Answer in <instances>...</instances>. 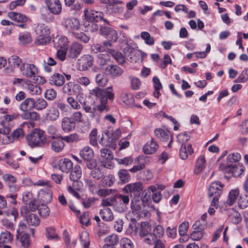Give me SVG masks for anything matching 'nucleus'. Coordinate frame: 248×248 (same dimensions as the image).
<instances>
[{
  "label": "nucleus",
  "instance_id": "nucleus-1",
  "mask_svg": "<svg viewBox=\"0 0 248 248\" xmlns=\"http://www.w3.org/2000/svg\"><path fill=\"white\" fill-rule=\"evenodd\" d=\"M82 175V171L80 167L78 165H76L73 170L70 173V179L73 181L72 185L67 187L68 191L75 197L79 199L80 198L78 191L80 188L81 182L78 180L80 178Z\"/></svg>",
  "mask_w": 248,
  "mask_h": 248
},
{
  "label": "nucleus",
  "instance_id": "nucleus-2",
  "mask_svg": "<svg viewBox=\"0 0 248 248\" xmlns=\"http://www.w3.org/2000/svg\"><path fill=\"white\" fill-rule=\"evenodd\" d=\"M121 134L120 129L113 131L111 127H108L102 134L99 143L103 147L115 148L116 146V141L119 138Z\"/></svg>",
  "mask_w": 248,
  "mask_h": 248
},
{
  "label": "nucleus",
  "instance_id": "nucleus-3",
  "mask_svg": "<svg viewBox=\"0 0 248 248\" xmlns=\"http://www.w3.org/2000/svg\"><path fill=\"white\" fill-rule=\"evenodd\" d=\"M223 187V185L219 181H216L210 184L208 189V198L211 202L212 206L217 207Z\"/></svg>",
  "mask_w": 248,
  "mask_h": 248
},
{
  "label": "nucleus",
  "instance_id": "nucleus-4",
  "mask_svg": "<svg viewBox=\"0 0 248 248\" xmlns=\"http://www.w3.org/2000/svg\"><path fill=\"white\" fill-rule=\"evenodd\" d=\"M90 94L91 97H94L97 99H99L100 104L99 105L100 106H107L108 99L112 100L114 98V94L112 92L105 91L98 87H95L90 90Z\"/></svg>",
  "mask_w": 248,
  "mask_h": 248
},
{
  "label": "nucleus",
  "instance_id": "nucleus-5",
  "mask_svg": "<svg viewBox=\"0 0 248 248\" xmlns=\"http://www.w3.org/2000/svg\"><path fill=\"white\" fill-rule=\"evenodd\" d=\"M82 108L86 113H89V116L91 118L95 119L97 122L99 121L102 113L107 112L109 110V108L108 106L98 105L95 107H92L88 105H86L85 102H84Z\"/></svg>",
  "mask_w": 248,
  "mask_h": 248
},
{
  "label": "nucleus",
  "instance_id": "nucleus-6",
  "mask_svg": "<svg viewBox=\"0 0 248 248\" xmlns=\"http://www.w3.org/2000/svg\"><path fill=\"white\" fill-rule=\"evenodd\" d=\"M27 140L29 145L34 147L44 144L46 141V138L43 131L36 129L27 136Z\"/></svg>",
  "mask_w": 248,
  "mask_h": 248
},
{
  "label": "nucleus",
  "instance_id": "nucleus-7",
  "mask_svg": "<svg viewBox=\"0 0 248 248\" xmlns=\"http://www.w3.org/2000/svg\"><path fill=\"white\" fill-rule=\"evenodd\" d=\"M84 15L87 21L97 22L103 20L108 24V21L103 18V14L102 12L87 9L84 10Z\"/></svg>",
  "mask_w": 248,
  "mask_h": 248
},
{
  "label": "nucleus",
  "instance_id": "nucleus-8",
  "mask_svg": "<svg viewBox=\"0 0 248 248\" xmlns=\"http://www.w3.org/2000/svg\"><path fill=\"white\" fill-rule=\"evenodd\" d=\"M108 54H100L98 55V58H100L101 62H107L108 60V57L111 56L117 62H124V58L123 54L118 51L110 49Z\"/></svg>",
  "mask_w": 248,
  "mask_h": 248
},
{
  "label": "nucleus",
  "instance_id": "nucleus-9",
  "mask_svg": "<svg viewBox=\"0 0 248 248\" xmlns=\"http://www.w3.org/2000/svg\"><path fill=\"white\" fill-rule=\"evenodd\" d=\"M123 191L126 193L133 194L136 197H139L143 191V186L141 183L137 182L127 185Z\"/></svg>",
  "mask_w": 248,
  "mask_h": 248
},
{
  "label": "nucleus",
  "instance_id": "nucleus-10",
  "mask_svg": "<svg viewBox=\"0 0 248 248\" xmlns=\"http://www.w3.org/2000/svg\"><path fill=\"white\" fill-rule=\"evenodd\" d=\"M48 10L52 14L59 15L62 10V4L59 0H45Z\"/></svg>",
  "mask_w": 248,
  "mask_h": 248
},
{
  "label": "nucleus",
  "instance_id": "nucleus-11",
  "mask_svg": "<svg viewBox=\"0 0 248 248\" xmlns=\"http://www.w3.org/2000/svg\"><path fill=\"white\" fill-rule=\"evenodd\" d=\"M2 128H0V133L4 135V136L2 138V142L4 144H8L14 141L13 137L12 135H9V134L11 131V129L9 127L6 125V122L3 121L0 122Z\"/></svg>",
  "mask_w": 248,
  "mask_h": 248
},
{
  "label": "nucleus",
  "instance_id": "nucleus-12",
  "mask_svg": "<svg viewBox=\"0 0 248 248\" xmlns=\"http://www.w3.org/2000/svg\"><path fill=\"white\" fill-rule=\"evenodd\" d=\"M101 34L104 36L108 40L116 42L118 39V34L116 31L109 27H103L100 30Z\"/></svg>",
  "mask_w": 248,
  "mask_h": 248
},
{
  "label": "nucleus",
  "instance_id": "nucleus-13",
  "mask_svg": "<svg viewBox=\"0 0 248 248\" xmlns=\"http://www.w3.org/2000/svg\"><path fill=\"white\" fill-rule=\"evenodd\" d=\"M2 180L8 186L10 191H17V186L15 184L17 182L16 178L13 175L10 173H6L3 175Z\"/></svg>",
  "mask_w": 248,
  "mask_h": 248
},
{
  "label": "nucleus",
  "instance_id": "nucleus-14",
  "mask_svg": "<svg viewBox=\"0 0 248 248\" xmlns=\"http://www.w3.org/2000/svg\"><path fill=\"white\" fill-rule=\"evenodd\" d=\"M80 89L81 87L78 84L72 82L66 83L62 87L63 93L68 95L76 94Z\"/></svg>",
  "mask_w": 248,
  "mask_h": 248
},
{
  "label": "nucleus",
  "instance_id": "nucleus-15",
  "mask_svg": "<svg viewBox=\"0 0 248 248\" xmlns=\"http://www.w3.org/2000/svg\"><path fill=\"white\" fill-rule=\"evenodd\" d=\"M20 69L23 74L27 77L34 76L37 73L36 67L33 64L30 63H23Z\"/></svg>",
  "mask_w": 248,
  "mask_h": 248
},
{
  "label": "nucleus",
  "instance_id": "nucleus-16",
  "mask_svg": "<svg viewBox=\"0 0 248 248\" xmlns=\"http://www.w3.org/2000/svg\"><path fill=\"white\" fill-rule=\"evenodd\" d=\"M82 46L77 42L73 43L67 49V56L70 58H76L80 53Z\"/></svg>",
  "mask_w": 248,
  "mask_h": 248
},
{
  "label": "nucleus",
  "instance_id": "nucleus-17",
  "mask_svg": "<svg viewBox=\"0 0 248 248\" xmlns=\"http://www.w3.org/2000/svg\"><path fill=\"white\" fill-rule=\"evenodd\" d=\"M245 166L239 164L232 166L228 165L224 169L226 171L229 170L233 176L236 177L240 176L245 171Z\"/></svg>",
  "mask_w": 248,
  "mask_h": 248
},
{
  "label": "nucleus",
  "instance_id": "nucleus-18",
  "mask_svg": "<svg viewBox=\"0 0 248 248\" xmlns=\"http://www.w3.org/2000/svg\"><path fill=\"white\" fill-rule=\"evenodd\" d=\"M155 136L162 141H167L169 139L170 142L173 141L172 136L169 131L161 128L156 129L154 132Z\"/></svg>",
  "mask_w": 248,
  "mask_h": 248
},
{
  "label": "nucleus",
  "instance_id": "nucleus-19",
  "mask_svg": "<svg viewBox=\"0 0 248 248\" xmlns=\"http://www.w3.org/2000/svg\"><path fill=\"white\" fill-rule=\"evenodd\" d=\"M8 16L13 20L21 23L18 25L21 28L24 27V25L23 23H25L28 20V18L25 15L16 12H9L8 13Z\"/></svg>",
  "mask_w": 248,
  "mask_h": 248
},
{
  "label": "nucleus",
  "instance_id": "nucleus-20",
  "mask_svg": "<svg viewBox=\"0 0 248 248\" xmlns=\"http://www.w3.org/2000/svg\"><path fill=\"white\" fill-rule=\"evenodd\" d=\"M65 29L68 31H77L79 28V21L76 18H71L66 19L63 24Z\"/></svg>",
  "mask_w": 248,
  "mask_h": 248
},
{
  "label": "nucleus",
  "instance_id": "nucleus-21",
  "mask_svg": "<svg viewBox=\"0 0 248 248\" xmlns=\"http://www.w3.org/2000/svg\"><path fill=\"white\" fill-rule=\"evenodd\" d=\"M61 126L65 132H69L75 129L76 124L72 118L65 117L62 120Z\"/></svg>",
  "mask_w": 248,
  "mask_h": 248
},
{
  "label": "nucleus",
  "instance_id": "nucleus-22",
  "mask_svg": "<svg viewBox=\"0 0 248 248\" xmlns=\"http://www.w3.org/2000/svg\"><path fill=\"white\" fill-rule=\"evenodd\" d=\"M38 198L45 203H50L52 198V193L48 188L41 189L38 193Z\"/></svg>",
  "mask_w": 248,
  "mask_h": 248
},
{
  "label": "nucleus",
  "instance_id": "nucleus-23",
  "mask_svg": "<svg viewBox=\"0 0 248 248\" xmlns=\"http://www.w3.org/2000/svg\"><path fill=\"white\" fill-rule=\"evenodd\" d=\"M59 169L63 172H69L73 168V162L68 158H62L58 162Z\"/></svg>",
  "mask_w": 248,
  "mask_h": 248
},
{
  "label": "nucleus",
  "instance_id": "nucleus-24",
  "mask_svg": "<svg viewBox=\"0 0 248 248\" xmlns=\"http://www.w3.org/2000/svg\"><path fill=\"white\" fill-rule=\"evenodd\" d=\"M105 70L112 77H118L123 73V70L115 64H110L107 65L106 64Z\"/></svg>",
  "mask_w": 248,
  "mask_h": 248
},
{
  "label": "nucleus",
  "instance_id": "nucleus-25",
  "mask_svg": "<svg viewBox=\"0 0 248 248\" xmlns=\"http://www.w3.org/2000/svg\"><path fill=\"white\" fill-rule=\"evenodd\" d=\"M158 145L157 143L153 139L146 143L143 147V150L146 154H152L155 153L158 149Z\"/></svg>",
  "mask_w": 248,
  "mask_h": 248
},
{
  "label": "nucleus",
  "instance_id": "nucleus-26",
  "mask_svg": "<svg viewBox=\"0 0 248 248\" xmlns=\"http://www.w3.org/2000/svg\"><path fill=\"white\" fill-rule=\"evenodd\" d=\"M80 156L87 161H91L94 156V152L92 148L85 146L79 152Z\"/></svg>",
  "mask_w": 248,
  "mask_h": 248
},
{
  "label": "nucleus",
  "instance_id": "nucleus-27",
  "mask_svg": "<svg viewBox=\"0 0 248 248\" xmlns=\"http://www.w3.org/2000/svg\"><path fill=\"white\" fill-rule=\"evenodd\" d=\"M144 203L140 200H132L131 202V208L133 213L139 216L144 206Z\"/></svg>",
  "mask_w": 248,
  "mask_h": 248
},
{
  "label": "nucleus",
  "instance_id": "nucleus-28",
  "mask_svg": "<svg viewBox=\"0 0 248 248\" xmlns=\"http://www.w3.org/2000/svg\"><path fill=\"white\" fill-rule=\"evenodd\" d=\"M60 115V112L57 108L51 107L46 111V118L48 120L55 121L59 118Z\"/></svg>",
  "mask_w": 248,
  "mask_h": 248
},
{
  "label": "nucleus",
  "instance_id": "nucleus-29",
  "mask_svg": "<svg viewBox=\"0 0 248 248\" xmlns=\"http://www.w3.org/2000/svg\"><path fill=\"white\" fill-rule=\"evenodd\" d=\"M28 209H25V214H26V221L29 225L31 226H38L40 223V219L38 216L33 213H28Z\"/></svg>",
  "mask_w": 248,
  "mask_h": 248
},
{
  "label": "nucleus",
  "instance_id": "nucleus-30",
  "mask_svg": "<svg viewBox=\"0 0 248 248\" xmlns=\"http://www.w3.org/2000/svg\"><path fill=\"white\" fill-rule=\"evenodd\" d=\"M65 78L63 75L59 73L54 74L50 79V83L57 86H61L63 85Z\"/></svg>",
  "mask_w": 248,
  "mask_h": 248
},
{
  "label": "nucleus",
  "instance_id": "nucleus-31",
  "mask_svg": "<svg viewBox=\"0 0 248 248\" xmlns=\"http://www.w3.org/2000/svg\"><path fill=\"white\" fill-rule=\"evenodd\" d=\"M193 153V150L192 148V146L189 144L187 148L186 145L182 144L181 147L180 149V156L182 159H186L188 157V154L189 155L192 154Z\"/></svg>",
  "mask_w": 248,
  "mask_h": 248
},
{
  "label": "nucleus",
  "instance_id": "nucleus-32",
  "mask_svg": "<svg viewBox=\"0 0 248 248\" xmlns=\"http://www.w3.org/2000/svg\"><path fill=\"white\" fill-rule=\"evenodd\" d=\"M25 89L31 95H40L42 93V89L39 86L31 83H27Z\"/></svg>",
  "mask_w": 248,
  "mask_h": 248
},
{
  "label": "nucleus",
  "instance_id": "nucleus-33",
  "mask_svg": "<svg viewBox=\"0 0 248 248\" xmlns=\"http://www.w3.org/2000/svg\"><path fill=\"white\" fill-rule=\"evenodd\" d=\"M101 218L105 221H110L113 219V215L109 208H104L100 211Z\"/></svg>",
  "mask_w": 248,
  "mask_h": 248
},
{
  "label": "nucleus",
  "instance_id": "nucleus-34",
  "mask_svg": "<svg viewBox=\"0 0 248 248\" xmlns=\"http://www.w3.org/2000/svg\"><path fill=\"white\" fill-rule=\"evenodd\" d=\"M35 32L38 35L43 36H47L50 34L49 28L47 26L43 23L38 24L36 26Z\"/></svg>",
  "mask_w": 248,
  "mask_h": 248
},
{
  "label": "nucleus",
  "instance_id": "nucleus-35",
  "mask_svg": "<svg viewBox=\"0 0 248 248\" xmlns=\"http://www.w3.org/2000/svg\"><path fill=\"white\" fill-rule=\"evenodd\" d=\"M53 43L55 47H60L61 49H64L68 45V41L67 37L62 36L60 37L56 38L53 40Z\"/></svg>",
  "mask_w": 248,
  "mask_h": 248
},
{
  "label": "nucleus",
  "instance_id": "nucleus-36",
  "mask_svg": "<svg viewBox=\"0 0 248 248\" xmlns=\"http://www.w3.org/2000/svg\"><path fill=\"white\" fill-rule=\"evenodd\" d=\"M34 108V99L27 98L25 99L20 105V110H31Z\"/></svg>",
  "mask_w": 248,
  "mask_h": 248
},
{
  "label": "nucleus",
  "instance_id": "nucleus-37",
  "mask_svg": "<svg viewBox=\"0 0 248 248\" xmlns=\"http://www.w3.org/2000/svg\"><path fill=\"white\" fill-rule=\"evenodd\" d=\"M205 159L204 156H200L197 159L194 169V173L196 174H199L204 168Z\"/></svg>",
  "mask_w": 248,
  "mask_h": 248
},
{
  "label": "nucleus",
  "instance_id": "nucleus-38",
  "mask_svg": "<svg viewBox=\"0 0 248 248\" xmlns=\"http://www.w3.org/2000/svg\"><path fill=\"white\" fill-rule=\"evenodd\" d=\"M63 141L61 139V140L58 139L52 141L51 145V149L56 153L61 152L65 146Z\"/></svg>",
  "mask_w": 248,
  "mask_h": 248
},
{
  "label": "nucleus",
  "instance_id": "nucleus-39",
  "mask_svg": "<svg viewBox=\"0 0 248 248\" xmlns=\"http://www.w3.org/2000/svg\"><path fill=\"white\" fill-rule=\"evenodd\" d=\"M50 12L46 8H43L41 10V17L43 20L46 22H52L54 17Z\"/></svg>",
  "mask_w": 248,
  "mask_h": 248
},
{
  "label": "nucleus",
  "instance_id": "nucleus-40",
  "mask_svg": "<svg viewBox=\"0 0 248 248\" xmlns=\"http://www.w3.org/2000/svg\"><path fill=\"white\" fill-rule=\"evenodd\" d=\"M18 40L20 44L25 45L30 43L32 41V38L30 33L24 32L19 33Z\"/></svg>",
  "mask_w": 248,
  "mask_h": 248
},
{
  "label": "nucleus",
  "instance_id": "nucleus-41",
  "mask_svg": "<svg viewBox=\"0 0 248 248\" xmlns=\"http://www.w3.org/2000/svg\"><path fill=\"white\" fill-rule=\"evenodd\" d=\"M47 102L42 98L34 99V108L37 110H42L45 109L47 106Z\"/></svg>",
  "mask_w": 248,
  "mask_h": 248
},
{
  "label": "nucleus",
  "instance_id": "nucleus-42",
  "mask_svg": "<svg viewBox=\"0 0 248 248\" xmlns=\"http://www.w3.org/2000/svg\"><path fill=\"white\" fill-rule=\"evenodd\" d=\"M95 80L99 86L104 87L108 82V78L106 73H101L96 75Z\"/></svg>",
  "mask_w": 248,
  "mask_h": 248
},
{
  "label": "nucleus",
  "instance_id": "nucleus-43",
  "mask_svg": "<svg viewBox=\"0 0 248 248\" xmlns=\"http://www.w3.org/2000/svg\"><path fill=\"white\" fill-rule=\"evenodd\" d=\"M100 156L104 161H110L113 158L112 152L107 148H103L100 150Z\"/></svg>",
  "mask_w": 248,
  "mask_h": 248
},
{
  "label": "nucleus",
  "instance_id": "nucleus-44",
  "mask_svg": "<svg viewBox=\"0 0 248 248\" xmlns=\"http://www.w3.org/2000/svg\"><path fill=\"white\" fill-rule=\"evenodd\" d=\"M239 192L238 189L232 190L229 194L227 203L231 206L235 203L238 198Z\"/></svg>",
  "mask_w": 248,
  "mask_h": 248
},
{
  "label": "nucleus",
  "instance_id": "nucleus-45",
  "mask_svg": "<svg viewBox=\"0 0 248 248\" xmlns=\"http://www.w3.org/2000/svg\"><path fill=\"white\" fill-rule=\"evenodd\" d=\"M111 41H107L103 42V46L100 44H95L92 47V50L94 53H96L98 52H103L105 51V47L111 46L112 44L110 42Z\"/></svg>",
  "mask_w": 248,
  "mask_h": 248
},
{
  "label": "nucleus",
  "instance_id": "nucleus-46",
  "mask_svg": "<svg viewBox=\"0 0 248 248\" xmlns=\"http://www.w3.org/2000/svg\"><path fill=\"white\" fill-rule=\"evenodd\" d=\"M151 227L149 223L147 222H142L141 223L140 235L141 237L145 236L150 233Z\"/></svg>",
  "mask_w": 248,
  "mask_h": 248
},
{
  "label": "nucleus",
  "instance_id": "nucleus-47",
  "mask_svg": "<svg viewBox=\"0 0 248 248\" xmlns=\"http://www.w3.org/2000/svg\"><path fill=\"white\" fill-rule=\"evenodd\" d=\"M13 235L8 231L2 232L0 234V244L9 243L12 241Z\"/></svg>",
  "mask_w": 248,
  "mask_h": 248
},
{
  "label": "nucleus",
  "instance_id": "nucleus-48",
  "mask_svg": "<svg viewBox=\"0 0 248 248\" xmlns=\"http://www.w3.org/2000/svg\"><path fill=\"white\" fill-rule=\"evenodd\" d=\"M84 26L85 28V31L88 32H93L97 31L99 28V26L95 22L87 21L84 23Z\"/></svg>",
  "mask_w": 248,
  "mask_h": 248
},
{
  "label": "nucleus",
  "instance_id": "nucleus-49",
  "mask_svg": "<svg viewBox=\"0 0 248 248\" xmlns=\"http://www.w3.org/2000/svg\"><path fill=\"white\" fill-rule=\"evenodd\" d=\"M62 139L67 143L76 142L80 140L79 135L77 133H73L68 136L62 137Z\"/></svg>",
  "mask_w": 248,
  "mask_h": 248
},
{
  "label": "nucleus",
  "instance_id": "nucleus-50",
  "mask_svg": "<svg viewBox=\"0 0 248 248\" xmlns=\"http://www.w3.org/2000/svg\"><path fill=\"white\" fill-rule=\"evenodd\" d=\"M118 175L120 180L124 183L127 182L130 179L128 171L125 169L120 170L118 172Z\"/></svg>",
  "mask_w": 248,
  "mask_h": 248
},
{
  "label": "nucleus",
  "instance_id": "nucleus-51",
  "mask_svg": "<svg viewBox=\"0 0 248 248\" xmlns=\"http://www.w3.org/2000/svg\"><path fill=\"white\" fill-rule=\"evenodd\" d=\"M113 207L115 211L119 213L124 212L127 209V207L124 205L121 201H118L117 197H116V200L114 202Z\"/></svg>",
  "mask_w": 248,
  "mask_h": 248
},
{
  "label": "nucleus",
  "instance_id": "nucleus-52",
  "mask_svg": "<svg viewBox=\"0 0 248 248\" xmlns=\"http://www.w3.org/2000/svg\"><path fill=\"white\" fill-rule=\"evenodd\" d=\"M119 241V238L117 235L112 234L107 236L105 239V242L109 244V245L115 247L118 244Z\"/></svg>",
  "mask_w": 248,
  "mask_h": 248
},
{
  "label": "nucleus",
  "instance_id": "nucleus-53",
  "mask_svg": "<svg viewBox=\"0 0 248 248\" xmlns=\"http://www.w3.org/2000/svg\"><path fill=\"white\" fill-rule=\"evenodd\" d=\"M164 229L163 227L160 225H158L153 230L152 234L155 236L156 239H161L164 235Z\"/></svg>",
  "mask_w": 248,
  "mask_h": 248
},
{
  "label": "nucleus",
  "instance_id": "nucleus-54",
  "mask_svg": "<svg viewBox=\"0 0 248 248\" xmlns=\"http://www.w3.org/2000/svg\"><path fill=\"white\" fill-rule=\"evenodd\" d=\"M22 245L25 248H28L30 244V238L28 233H24L23 234L20 235L18 238Z\"/></svg>",
  "mask_w": 248,
  "mask_h": 248
},
{
  "label": "nucleus",
  "instance_id": "nucleus-55",
  "mask_svg": "<svg viewBox=\"0 0 248 248\" xmlns=\"http://www.w3.org/2000/svg\"><path fill=\"white\" fill-rule=\"evenodd\" d=\"M46 236L49 240H59L60 237L55 232V229L54 228H47Z\"/></svg>",
  "mask_w": 248,
  "mask_h": 248
},
{
  "label": "nucleus",
  "instance_id": "nucleus-56",
  "mask_svg": "<svg viewBox=\"0 0 248 248\" xmlns=\"http://www.w3.org/2000/svg\"><path fill=\"white\" fill-rule=\"evenodd\" d=\"M115 200L116 197L115 196L104 198L101 200V205L104 208H108V206L113 207Z\"/></svg>",
  "mask_w": 248,
  "mask_h": 248
},
{
  "label": "nucleus",
  "instance_id": "nucleus-57",
  "mask_svg": "<svg viewBox=\"0 0 248 248\" xmlns=\"http://www.w3.org/2000/svg\"><path fill=\"white\" fill-rule=\"evenodd\" d=\"M80 239L84 248H89L90 240L88 233L86 231L82 232L80 236Z\"/></svg>",
  "mask_w": 248,
  "mask_h": 248
},
{
  "label": "nucleus",
  "instance_id": "nucleus-58",
  "mask_svg": "<svg viewBox=\"0 0 248 248\" xmlns=\"http://www.w3.org/2000/svg\"><path fill=\"white\" fill-rule=\"evenodd\" d=\"M141 38L145 41V43L148 45H153L154 43V39L151 36L150 33L147 31H142L140 34Z\"/></svg>",
  "mask_w": 248,
  "mask_h": 248
},
{
  "label": "nucleus",
  "instance_id": "nucleus-59",
  "mask_svg": "<svg viewBox=\"0 0 248 248\" xmlns=\"http://www.w3.org/2000/svg\"><path fill=\"white\" fill-rule=\"evenodd\" d=\"M73 35L77 40H80L85 43L88 42L90 39L89 36L82 32H73Z\"/></svg>",
  "mask_w": 248,
  "mask_h": 248
},
{
  "label": "nucleus",
  "instance_id": "nucleus-60",
  "mask_svg": "<svg viewBox=\"0 0 248 248\" xmlns=\"http://www.w3.org/2000/svg\"><path fill=\"white\" fill-rule=\"evenodd\" d=\"M47 132L52 139L59 138L61 137V134L57 127L54 125H50L47 128Z\"/></svg>",
  "mask_w": 248,
  "mask_h": 248
},
{
  "label": "nucleus",
  "instance_id": "nucleus-61",
  "mask_svg": "<svg viewBox=\"0 0 248 248\" xmlns=\"http://www.w3.org/2000/svg\"><path fill=\"white\" fill-rule=\"evenodd\" d=\"M67 102L73 109L78 110L81 108L80 104L76 99L72 96L67 98Z\"/></svg>",
  "mask_w": 248,
  "mask_h": 248
},
{
  "label": "nucleus",
  "instance_id": "nucleus-62",
  "mask_svg": "<svg viewBox=\"0 0 248 248\" xmlns=\"http://www.w3.org/2000/svg\"><path fill=\"white\" fill-rule=\"evenodd\" d=\"M129 78L130 80L131 89L134 90H138L141 85V82L140 79L131 76L129 77Z\"/></svg>",
  "mask_w": 248,
  "mask_h": 248
},
{
  "label": "nucleus",
  "instance_id": "nucleus-63",
  "mask_svg": "<svg viewBox=\"0 0 248 248\" xmlns=\"http://www.w3.org/2000/svg\"><path fill=\"white\" fill-rule=\"evenodd\" d=\"M248 80V68H245L235 82L244 83Z\"/></svg>",
  "mask_w": 248,
  "mask_h": 248
},
{
  "label": "nucleus",
  "instance_id": "nucleus-64",
  "mask_svg": "<svg viewBox=\"0 0 248 248\" xmlns=\"http://www.w3.org/2000/svg\"><path fill=\"white\" fill-rule=\"evenodd\" d=\"M241 159V155L238 153H233L228 155L227 161L230 163L238 162Z\"/></svg>",
  "mask_w": 248,
  "mask_h": 248
}]
</instances>
